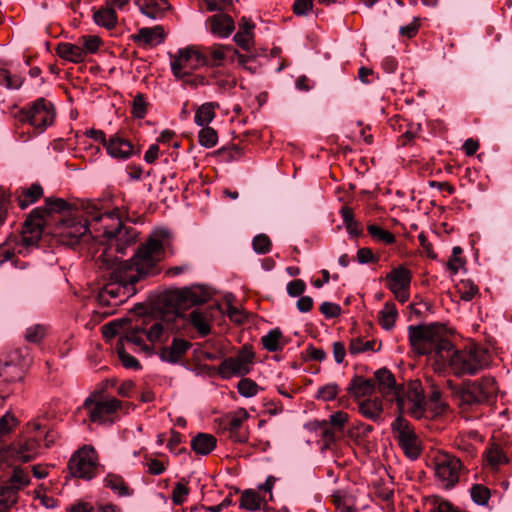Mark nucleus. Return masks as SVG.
<instances>
[{
    "mask_svg": "<svg viewBox=\"0 0 512 512\" xmlns=\"http://www.w3.org/2000/svg\"><path fill=\"white\" fill-rule=\"evenodd\" d=\"M86 218L71 217L58 227L59 241L63 245L74 246L87 235V232L97 241L111 242L116 240V251L123 253L126 246L136 241L134 229H125L117 211L101 212L95 204L89 203L86 208Z\"/></svg>",
    "mask_w": 512,
    "mask_h": 512,
    "instance_id": "obj_1",
    "label": "nucleus"
},
{
    "mask_svg": "<svg viewBox=\"0 0 512 512\" xmlns=\"http://www.w3.org/2000/svg\"><path fill=\"white\" fill-rule=\"evenodd\" d=\"M171 245L169 230L154 229L130 260L118 261V277L124 281L137 282L142 277L157 274L158 263L165 258Z\"/></svg>",
    "mask_w": 512,
    "mask_h": 512,
    "instance_id": "obj_2",
    "label": "nucleus"
},
{
    "mask_svg": "<svg viewBox=\"0 0 512 512\" xmlns=\"http://www.w3.org/2000/svg\"><path fill=\"white\" fill-rule=\"evenodd\" d=\"M187 320L178 313H168L160 318H145L141 324L131 327L125 339L135 346V350L151 355L156 348L161 349L169 339L181 334Z\"/></svg>",
    "mask_w": 512,
    "mask_h": 512,
    "instance_id": "obj_3",
    "label": "nucleus"
},
{
    "mask_svg": "<svg viewBox=\"0 0 512 512\" xmlns=\"http://www.w3.org/2000/svg\"><path fill=\"white\" fill-rule=\"evenodd\" d=\"M409 342L414 352L434 359L436 363L445 362V356L451 348L444 326L439 324L408 327Z\"/></svg>",
    "mask_w": 512,
    "mask_h": 512,
    "instance_id": "obj_4",
    "label": "nucleus"
},
{
    "mask_svg": "<svg viewBox=\"0 0 512 512\" xmlns=\"http://www.w3.org/2000/svg\"><path fill=\"white\" fill-rule=\"evenodd\" d=\"M488 362L487 351L476 344H469L463 349H455L451 344L445 362L440 365L447 364L454 375L462 376L476 374L486 367Z\"/></svg>",
    "mask_w": 512,
    "mask_h": 512,
    "instance_id": "obj_5",
    "label": "nucleus"
},
{
    "mask_svg": "<svg viewBox=\"0 0 512 512\" xmlns=\"http://www.w3.org/2000/svg\"><path fill=\"white\" fill-rule=\"evenodd\" d=\"M497 384L493 377H483L480 380L464 382L456 395L463 412L477 409L486 403L497 392Z\"/></svg>",
    "mask_w": 512,
    "mask_h": 512,
    "instance_id": "obj_6",
    "label": "nucleus"
},
{
    "mask_svg": "<svg viewBox=\"0 0 512 512\" xmlns=\"http://www.w3.org/2000/svg\"><path fill=\"white\" fill-rule=\"evenodd\" d=\"M69 473L76 478L91 480L102 472V465L95 448L91 445H83L78 448L68 461Z\"/></svg>",
    "mask_w": 512,
    "mask_h": 512,
    "instance_id": "obj_7",
    "label": "nucleus"
},
{
    "mask_svg": "<svg viewBox=\"0 0 512 512\" xmlns=\"http://www.w3.org/2000/svg\"><path fill=\"white\" fill-rule=\"evenodd\" d=\"M432 467L436 480L446 489L455 487L465 471L459 458L443 451H439L433 456Z\"/></svg>",
    "mask_w": 512,
    "mask_h": 512,
    "instance_id": "obj_8",
    "label": "nucleus"
},
{
    "mask_svg": "<svg viewBox=\"0 0 512 512\" xmlns=\"http://www.w3.org/2000/svg\"><path fill=\"white\" fill-rule=\"evenodd\" d=\"M103 262L106 264V268L110 270L111 281L100 291L99 301L106 305L116 306L134 293V284L136 282L124 281L118 277V261L110 263L104 258Z\"/></svg>",
    "mask_w": 512,
    "mask_h": 512,
    "instance_id": "obj_9",
    "label": "nucleus"
},
{
    "mask_svg": "<svg viewBox=\"0 0 512 512\" xmlns=\"http://www.w3.org/2000/svg\"><path fill=\"white\" fill-rule=\"evenodd\" d=\"M170 68L173 76L178 80L190 77V74L207 64L206 56L195 46H187L179 49L174 54H169Z\"/></svg>",
    "mask_w": 512,
    "mask_h": 512,
    "instance_id": "obj_10",
    "label": "nucleus"
},
{
    "mask_svg": "<svg viewBox=\"0 0 512 512\" xmlns=\"http://www.w3.org/2000/svg\"><path fill=\"white\" fill-rule=\"evenodd\" d=\"M401 413L409 414L415 419L426 416V401L420 382L414 381L405 387H400L397 396H394Z\"/></svg>",
    "mask_w": 512,
    "mask_h": 512,
    "instance_id": "obj_11",
    "label": "nucleus"
},
{
    "mask_svg": "<svg viewBox=\"0 0 512 512\" xmlns=\"http://www.w3.org/2000/svg\"><path fill=\"white\" fill-rule=\"evenodd\" d=\"M90 421L98 424L113 423L117 412L121 409V402L116 398H87L83 404Z\"/></svg>",
    "mask_w": 512,
    "mask_h": 512,
    "instance_id": "obj_12",
    "label": "nucleus"
},
{
    "mask_svg": "<svg viewBox=\"0 0 512 512\" xmlns=\"http://www.w3.org/2000/svg\"><path fill=\"white\" fill-rule=\"evenodd\" d=\"M54 118V106L44 98L37 99L29 107L22 109L19 114L20 121H27L41 131L50 126L54 122Z\"/></svg>",
    "mask_w": 512,
    "mask_h": 512,
    "instance_id": "obj_13",
    "label": "nucleus"
},
{
    "mask_svg": "<svg viewBox=\"0 0 512 512\" xmlns=\"http://www.w3.org/2000/svg\"><path fill=\"white\" fill-rule=\"evenodd\" d=\"M253 351L244 346L239 352L231 357L224 359L218 366V374L223 379L245 376L250 373L254 362Z\"/></svg>",
    "mask_w": 512,
    "mask_h": 512,
    "instance_id": "obj_14",
    "label": "nucleus"
},
{
    "mask_svg": "<svg viewBox=\"0 0 512 512\" xmlns=\"http://www.w3.org/2000/svg\"><path fill=\"white\" fill-rule=\"evenodd\" d=\"M392 430L405 455L416 459L421 452L420 440L410 423L399 416L393 421Z\"/></svg>",
    "mask_w": 512,
    "mask_h": 512,
    "instance_id": "obj_15",
    "label": "nucleus"
},
{
    "mask_svg": "<svg viewBox=\"0 0 512 512\" xmlns=\"http://www.w3.org/2000/svg\"><path fill=\"white\" fill-rule=\"evenodd\" d=\"M44 223L45 210L42 208L33 209L23 224L21 235L17 237L19 243L27 251L36 246L41 239Z\"/></svg>",
    "mask_w": 512,
    "mask_h": 512,
    "instance_id": "obj_16",
    "label": "nucleus"
},
{
    "mask_svg": "<svg viewBox=\"0 0 512 512\" xmlns=\"http://www.w3.org/2000/svg\"><path fill=\"white\" fill-rule=\"evenodd\" d=\"M385 281L387 287L399 302L405 303L409 300L412 272L408 268L403 265L393 268L385 276Z\"/></svg>",
    "mask_w": 512,
    "mask_h": 512,
    "instance_id": "obj_17",
    "label": "nucleus"
},
{
    "mask_svg": "<svg viewBox=\"0 0 512 512\" xmlns=\"http://www.w3.org/2000/svg\"><path fill=\"white\" fill-rule=\"evenodd\" d=\"M27 356V349H17L7 359H0V378L9 383L21 380L27 364Z\"/></svg>",
    "mask_w": 512,
    "mask_h": 512,
    "instance_id": "obj_18",
    "label": "nucleus"
},
{
    "mask_svg": "<svg viewBox=\"0 0 512 512\" xmlns=\"http://www.w3.org/2000/svg\"><path fill=\"white\" fill-rule=\"evenodd\" d=\"M249 417L250 415L245 408H238L226 416L225 430L231 441L235 443H246L248 441L249 431L244 423Z\"/></svg>",
    "mask_w": 512,
    "mask_h": 512,
    "instance_id": "obj_19",
    "label": "nucleus"
},
{
    "mask_svg": "<svg viewBox=\"0 0 512 512\" xmlns=\"http://www.w3.org/2000/svg\"><path fill=\"white\" fill-rule=\"evenodd\" d=\"M38 435L22 436L11 444L14 453V460L29 462L40 454V444Z\"/></svg>",
    "mask_w": 512,
    "mask_h": 512,
    "instance_id": "obj_20",
    "label": "nucleus"
},
{
    "mask_svg": "<svg viewBox=\"0 0 512 512\" xmlns=\"http://www.w3.org/2000/svg\"><path fill=\"white\" fill-rule=\"evenodd\" d=\"M206 27L214 36L228 38L235 29V23L230 15L218 13L206 20Z\"/></svg>",
    "mask_w": 512,
    "mask_h": 512,
    "instance_id": "obj_21",
    "label": "nucleus"
},
{
    "mask_svg": "<svg viewBox=\"0 0 512 512\" xmlns=\"http://www.w3.org/2000/svg\"><path fill=\"white\" fill-rule=\"evenodd\" d=\"M375 387L377 386L378 391L388 401H394V396H397V392L400 389L396 385L393 374L387 369H379L375 372Z\"/></svg>",
    "mask_w": 512,
    "mask_h": 512,
    "instance_id": "obj_22",
    "label": "nucleus"
},
{
    "mask_svg": "<svg viewBox=\"0 0 512 512\" xmlns=\"http://www.w3.org/2000/svg\"><path fill=\"white\" fill-rule=\"evenodd\" d=\"M173 340L170 346H166V344L160 349V358L163 361L176 363L178 362L183 355L190 348L191 344L177 337L176 335L172 336Z\"/></svg>",
    "mask_w": 512,
    "mask_h": 512,
    "instance_id": "obj_23",
    "label": "nucleus"
},
{
    "mask_svg": "<svg viewBox=\"0 0 512 512\" xmlns=\"http://www.w3.org/2000/svg\"><path fill=\"white\" fill-rule=\"evenodd\" d=\"M140 11L152 19L161 18L170 9L168 0H135Z\"/></svg>",
    "mask_w": 512,
    "mask_h": 512,
    "instance_id": "obj_24",
    "label": "nucleus"
},
{
    "mask_svg": "<svg viewBox=\"0 0 512 512\" xmlns=\"http://www.w3.org/2000/svg\"><path fill=\"white\" fill-rule=\"evenodd\" d=\"M106 150L113 158L127 159L133 154V145L127 139L113 136L108 140Z\"/></svg>",
    "mask_w": 512,
    "mask_h": 512,
    "instance_id": "obj_25",
    "label": "nucleus"
},
{
    "mask_svg": "<svg viewBox=\"0 0 512 512\" xmlns=\"http://www.w3.org/2000/svg\"><path fill=\"white\" fill-rule=\"evenodd\" d=\"M164 30L161 26L141 28L136 35L133 36L135 42L145 46H157L164 41Z\"/></svg>",
    "mask_w": 512,
    "mask_h": 512,
    "instance_id": "obj_26",
    "label": "nucleus"
},
{
    "mask_svg": "<svg viewBox=\"0 0 512 512\" xmlns=\"http://www.w3.org/2000/svg\"><path fill=\"white\" fill-rule=\"evenodd\" d=\"M43 196V188L40 184H32L15 192V199L21 209L34 204Z\"/></svg>",
    "mask_w": 512,
    "mask_h": 512,
    "instance_id": "obj_27",
    "label": "nucleus"
},
{
    "mask_svg": "<svg viewBox=\"0 0 512 512\" xmlns=\"http://www.w3.org/2000/svg\"><path fill=\"white\" fill-rule=\"evenodd\" d=\"M210 293L202 286L184 288L178 293V299L184 304L198 305L209 300Z\"/></svg>",
    "mask_w": 512,
    "mask_h": 512,
    "instance_id": "obj_28",
    "label": "nucleus"
},
{
    "mask_svg": "<svg viewBox=\"0 0 512 512\" xmlns=\"http://www.w3.org/2000/svg\"><path fill=\"white\" fill-rule=\"evenodd\" d=\"M212 315L208 309L197 308L189 314V321L201 336H206L211 331Z\"/></svg>",
    "mask_w": 512,
    "mask_h": 512,
    "instance_id": "obj_29",
    "label": "nucleus"
},
{
    "mask_svg": "<svg viewBox=\"0 0 512 512\" xmlns=\"http://www.w3.org/2000/svg\"><path fill=\"white\" fill-rule=\"evenodd\" d=\"M349 394L354 398H362L371 395L375 390V382L372 379H366L361 376H355L348 388Z\"/></svg>",
    "mask_w": 512,
    "mask_h": 512,
    "instance_id": "obj_30",
    "label": "nucleus"
},
{
    "mask_svg": "<svg viewBox=\"0 0 512 512\" xmlns=\"http://www.w3.org/2000/svg\"><path fill=\"white\" fill-rule=\"evenodd\" d=\"M266 505L265 497L261 496L259 492L247 489L241 493L239 499V507L246 511H258Z\"/></svg>",
    "mask_w": 512,
    "mask_h": 512,
    "instance_id": "obj_31",
    "label": "nucleus"
},
{
    "mask_svg": "<svg viewBox=\"0 0 512 512\" xmlns=\"http://www.w3.org/2000/svg\"><path fill=\"white\" fill-rule=\"evenodd\" d=\"M217 440L212 434L199 433L191 440L192 450L199 455H208L216 447Z\"/></svg>",
    "mask_w": 512,
    "mask_h": 512,
    "instance_id": "obj_32",
    "label": "nucleus"
},
{
    "mask_svg": "<svg viewBox=\"0 0 512 512\" xmlns=\"http://www.w3.org/2000/svg\"><path fill=\"white\" fill-rule=\"evenodd\" d=\"M57 54L60 58L73 63H80L84 61V52L81 50V45L77 41L76 43H59L57 46Z\"/></svg>",
    "mask_w": 512,
    "mask_h": 512,
    "instance_id": "obj_33",
    "label": "nucleus"
},
{
    "mask_svg": "<svg viewBox=\"0 0 512 512\" xmlns=\"http://www.w3.org/2000/svg\"><path fill=\"white\" fill-rule=\"evenodd\" d=\"M476 441H479V435L477 432L472 431L468 433H461L455 438L454 446L467 456L473 457L476 454Z\"/></svg>",
    "mask_w": 512,
    "mask_h": 512,
    "instance_id": "obj_34",
    "label": "nucleus"
},
{
    "mask_svg": "<svg viewBox=\"0 0 512 512\" xmlns=\"http://www.w3.org/2000/svg\"><path fill=\"white\" fill-rule=\"evenodd\" d=\"M27 252L19 243L18 238H10L0 245V265L12 261L16 254L25 255Z\"/></svg>",
    "mask_w": 512,
    "mask_h": 512,
    "instance_id": "obj_35",
    "label": "nucleus"
},
{
    "mask_svg": "<svg viewBox=\"0 0 512 512\" xmlns=\"http://www.w3.org/2000/svg\"><path fill=\"white\" fill-rule=\"evenodd\" d=\"M358 408L364 417L373 421L380 419L383 411L382 401L378 398L364 400L359 403Z\"/></svg>",
    "mask_w": 512,
    "mask_h": 512,
    "instance_id": "obj_36",
    "label": "nucleus"
},
{
    "mask_svg": "<svg viewBox=\"0 0 512 512\" xmlns=\"http://www.w3.org/2000/svg\"><path fill=\"white\" fill-rule=\"evenodd\" d=\"M5 482L10 485L12 489L19 492L30 484L29 471L20 466H14L11 475Z\"/></svg>",
    "mask_w": 512,
    "mask_h": 512,
    "instance_id": "obj_37",
    "label": "nucleus"
},
{
    "mask_svg": "<svg viewBox=\"0 0 512 512\" xmlns=\"http://www.w3.org/2000/svg\"><path fill=\"white\" fill-rule=\"evenodd\" d=\"M219 105L213 102H206L200 105L194 116V121L198 126H207L215 118V109Z\"/></svg>",
    "mask_w": 512,
    "mask_h": 512,
    "instance_id": "obj_38",
    "label": "nucleus"
},
{
    "mask_svg": "<svg viewBox=\"0 0 512 512\" xmlns=\"http://www.w3.org/2000/svg\"><path fill=\"white\" fill-rule=\"evenodd\" d=\"M115 9L114 7L106 5V7L97 10L93 15L95 23L107 29L115 27L117 23Z\"/></svg>",
    "mask_w": 512,
    "mask_h": 512,
    "instance_id": "obj_39",
    "label": "nucleus"
},
{
    "mask_svg": "<svg viewBox=\"0 0 512 512\" xmlns=\"http://www.w3.org/2000/svg\"><path fill=\"white\" fill-rule=\"evenodd\" d=\"M129 323L130 321L128 319H118L104 325V337L111 339L118 335H121V337L126 336L127 333L131 332V328L128 327Z\"/></svg>",
    "mask_w": 512,
    "mask_h": 512,
    "instance_id": "obj_40",
    "label": "nucleus"
},
{
    "mask_svg": "<svg viewBox=\"0 0 512 512\" xmlns=\"http://www.w3.org/2000/svg\"><path fill=\"white\" fill-rule=\"evenodd\" d=\"M131 344L125 339V336L120 337L115 345V351L117 352L119 359L124 367L129 369H139V361L125 350V345Z\"/></svg>",
    "mask_w": 512,
    "mask_h": 512,
    "instance_id": "obj_41",
    "label": "nucleus"
},
{
    "mask_svg": "<svg viewBox=\"0 0 512 512\" xmlns=\"http://www.w3.org/2000/svg\"><path fill=\"white\" fill-rule=\"evenodd\" d=\"M309 426L319 434L326 447L335 441V429L327 421H313Z\"/></svg>",
    "mask_w": 512,
    "mask_h": 512,
    "instance_id": "obj_42",
    "label": "nucleus"
},
{
    "mask_svg": "<svg viewBox=\"0 0 512 512\" xmlns=\"http://www.w3.org/2000/svg\"><path fill=\"white\" fill-rule=\"evenodd\" d=\"M229 53L237 54V51L229 45L216 44L209 48L210 61L212 66H220Z\"/></svg>",
    "mask_w": 512,
    "mask_h": 512,
    "instance_id": "obj_43",
    "label": "nucleus"
},
{
    "mask_svg": "<svg viewBox=\"0 0 512 512\" xmlns=\"http://www.w3.org/2000/svg\"><path fill=\"white\" fill-rule=\"evenodd\" d=\"M398 316L396 307L393 303H386L383 309L379 312L380 325L386 329L391 330Z\"/></svg>",
    "mask_w": 512,
    "mask_h": 512,
    "instance_id": "obj_44",
    "label": "nucleus"
},
{
    "mask_svg": "<svg viewBox=\"0 0 512 512\" xmlns=\"http://www.w3.org/2000/svg\"><path fill=\"white\" fill-rule=\"evenodd\" d=\"M485 456L487 462L492 468H498L508 462L507 456L504 454L502 448L497 444H491L487 449Z\"/></svg>",
    "mask_w": 512,
    "mask_h": 512,
    "instance_id": "obj_45",
    "label": "nucleus"
},
{
    "mask_svg": "<svg viewBox=\"0 0 512 512\" xmlns=\"http://www.w3.org/2000/svg\"><path fill=\"white\" fill-rule=\"evenodd\" d=\"M28 430L30 433H38L44 431L45 447L47 448L51 447L57 439V434L52 430H46V426L41 419H35L29 422Z\"/></svg>",
    "mask_w": 512,
    "mask_h": 512,
    "instance_id": "obj_46",
    "label": "nucleus"
},
{
    "mask_svg": "<svg viewBox=\"0 0 512 512\" xmlns=\"http://www.w3.org/2000/svg\"><path fill=\"white\" fill-rule=\"evenodd\" d=\"M18 491L4 482L0 485V507L11 508L18 502Z\"/></svg>",
    "mask_w": 512,
    "mask_h": 512,
    "instance_id": "obj_47",
    "label": "nucleus"
},
{
    "mask_svg": "<svg viewBox=\"0 0 512 512\" xmlns=\"http://www.w3.org/2000/svg\"><path fill=\"white\" fill-rule=\"evenodd\" d=\"M282 333L279 329H273L261 338L263 347L270 351L275 352L282 348L281 344Z\"/></svg>",
    "mask_w": 512,
    "mask_h": 512,
    "instance_id": "obj_48",
    "label": "nucleus"
},
{
    "mask_svg": "<svg viewBox=\"0 0 512 512\" xmlns=\"http://www.w3.org/2000/svg\"><path fill=\"white\" fill-rule=\"evenodd\" d=\"M367 231L371 235V237L378 242L384 244H393L396 241L395 236L391 232L383 229L378 225H369L367 227Z\"/></svg>",
    "mask_w": 512,
    "mask_h": 512,
    "instance_id": "obj_49",
    "label": "nucleus"
},
{
    "mask_svg": "<svg viewBox=\"0 0 512 512\" xmlns=\"http://www.w3.org/2000/svg\"><path fill=\"white\" fill-rule=\"evenodd\" d=\"M237 390L241 396L251 398L256 396L261 388L254 380L250 378H242L237 384Z\"/></svg>",
    "mask_w": 512,
    "mask_h": 512,
    "instance_id": "obj_50",
    "label": "nucleus"
},
{
    "mask_svg": "<svg viewBox=\"0 0 512 512\" xmlns=\"http://www.w3.org/2000/svg\"><path fill=\"white\" fill-rule=\"evenodd\" d=\"M201 127H202V129L199 131V134H198L200 145L203 147H206V148L214 147L218 142L217 132L213 128L209 127L208 125L201 126Z\"/></svg>",
    "mask_w": 512,
    "mask_h": 512,
    "instance_id": "obj_51",
    "label": "nucleus"
},
{
    "mask_svg": "<svg viewBox=\"0 0 512 512\" xmlns=\"http://www.w3.org/2000/svg\"><path fill=\"white\" fill-rule=\"evenodd\" d=\"M105 485L120 496H127L130 494L129 488L125 484L124 480L119 476L113 474L107 475L105 478Z\"/></svg>",
    "mask_w": 512,
    "mask_h": 512,
    "instance_id": "obj_52",
    "label": "nucleus"
},
{
    "mask_svg": "<svg viewBox=\"0 0 512 512\" xmlns=\"http://www.w3.org/2000/svg\"><path fill=\"white\" fill-rule=\"evenodd\" d=\"M78 42L81 45V50L84 52V57H86L87 54L96 53L101 44L100 38L95 35L82 36L78 39Z\"/></svg>",
    "mask_w": 512,
    "mask_h": 512,
    "instance_id": "obj_53",
    "label": "nucleus"
},
{
    "mask_svg": "<svg viewBox=\"0 0 512 512\" xmlns=\"http://www.w3.org/2000/svg\"><path fill=\"white\" fill-rule=\"evenodd\" d=\"M17 424L16 417L10 412H6L0 418V443L16 428Z\"/></svg>",
    "mask_w": 512,
    "mask_h": 512,
    "instance_id": "obj_54",
    "label": "nucleus"
},
{
    "mask_svg": "<svg viewBox=\"0 0 512 512\" xmlns=\"http://www.w3.org/2000/svg\"><path fill=\"white\" fill-rule=\"evenodd\" d=\"M457 292L462 300L470 301L478 294L479 289L471 280H462L457 285Z\"/></svg>",
    "mask_w": 512,
    "mask_h": 512,
    "instance_id": "obj_55",
    "label": "nucleus"
},
{
    "mask_svg": "<svg viewBox=\"0 0 512 512\" xmlns=\"http://www.w3.org/2000/svg\"><path fill=\"white\" fill-rule=\"evenodd\" d=\"M470 495L476 504L486 505L490 499V490L481 484H475L470 489Z\"/></svg>",
    "mask_w": 512,
    "mask_h": 512,
    "instance_id": "obj_56",
    "label": "nucleus"
},
{
    "mask_svg": "<svg viewBox=\"0 0 512 512\" xmlns=\"http://www.w3.org/2000/svg\"><path fill=\"white\" fill-rule=\"evenodd\" d=\"M23 80L20 76L12 75L8 70L0 68V85L8 89H18Z\"/></svg>",
    "mask_w": 512,
    "mask_h": 512,
    "instance_id": "obj_57",
    "label": "nucleus"
},
{
    "mask_svg": "<svg viewBox=\"0 0 512 512\" xmlns=\"http://www.w3.org/2000/svg\"><path fill=\"white\" fill-rule=\"evenodd\" d=\"M189 488L187 484L183 482H177L172 490L171 499L174 505L184 504L189 496Z\"/></svg>",
    "mask_w": 512,
    "mask_h": 512,
    "instance_id": "obj_58",
    "label": "nucleus"
},
{
    "mask_svg": "<svg viewBox=\"0 0 512 512\" xmlns=\"http://www.w3.org/2000/svg\"><path fill=\"white\" fill-rule=\"evenodd\" d=\"M145 466L147 472L151 475H161L168 467V461L159 460L156 458L145 457Z\"/></svg>",
    "mask_w": 512,
    "mask_h": 512,
    "instance_id": "obj_59",
    "label": "nucleus"
},
{
    "mask_svg": "<svg viewBox=\"0 0 512 512\" xmlns=\"http://www.w3.org/2000/svg\"><path fill=\"white\" fill-rule=\"evenodd\" d=\"M339 386L336 383H329L319 387L316 398L323 401L334 400L339 393Z\"/></svg>",
    "mask_w": 512,
    "mask_h": 512,
    "instance_id": "obj_60",
    "label": "nucleus"
},
{
    "mask_svg": "<svg viewBox=\"0 0 512 512\" xmlns=\"http://www.w3.org/2000/svg\"><path fill=\"white\" fill-rule=\"evenodd\" d=\"M47 329L44 325L36 324L27 328L25 339L30 343H39L46 335Z\"/></svg>",
    "mask_w": 512,
    "mask_h": 512,
    "instance_id": "obj_61",
    "label": "nucleus"
},
{
    "mask_svg": "<svg viewBox=\"0 0 512 512\" xmlns=\"http://www.w3.org/2000/svg\"><path fill=\"white\" fill-rule=\"evenodd\" d=\"M371 350H374V342L369 340L364 341L361 338L352 339L349 345V352L352 355H357Z\"/></svg>",
    "mask_w": 512,
    "mask_h": 512,
    "instance_id": "obj_62",
    "label": "nucleus"
},
{
    "mask_svg": "<svg viewBox=\"0 0 512 512\" xmlns=\"http://www.w3.org/2000/svg\"><path fill=\"white\" fill-rule=\"evenodd\" d=\"M449 405L446 403L445 400L437 401V402H426V418L431 417H438L441 415H444L448 412Z\"/></svg>",
    "mask_w": 512,
    "mask_h": 512,
    "instance_id": "obj_63",
    "label": "nucleus"
},
{
    "mask_svg": "<svg viewBox=\"0 0 512 512\" xmlns=\"http://www.w3.org/2000/svg\"><path fill=\"white\" fill-rule=\"evenodd\" d=\"M253 248L254 251L258 254H266L271 250V240L265 234H259L253 239Z\"/></svg>",
    "mask_w": 512,
    "mask_h": 512,
    "instance_id": "obj_64",
    "label": "nucleus"
}]
</instances>
